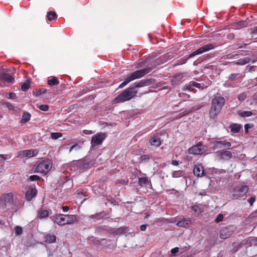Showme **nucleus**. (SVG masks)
<instances>
[{
    "mask_svg": "<svg viewBox=\"0 0 257 257\" xmlns=\"http://www.w3.org/2000/svg\"><path fill=\"white\" fill-rule=\"evenodd\" d=\"M47 84L51 86L56 85L59 84V81L56 77H53L52 79H49L47 81Z\"/></svg>",
    "mask_w": 257,
    "mask_h": 257,
    "instance_id": "7c9ffc66",
    "label": "nucleus"
},
{
    "mask_svg": "<svg viewBox=\"0 0 257 257\" xmlns=\"http://www.w3.org/2000/svg\"><path fill=\"white\" fill-rule=\"evenodd\" d=\"M255 196H252V197H251L249 199H248V202L249 203V205L250 206H252L253 204V203L255 202Z\"/></svg>",
    "mask_w": 257,
    "mask_h": 257,
    "instance_id": "09e8293b",
    "label": "nucleus"
},
{
    "mask_svg": "<svg viewBox=\"0 0 257 257\" xmlns=\"http://www.w3.org/2000/svg\"><path fill=\"white\" fill-rule=\"evenodd\" d=\"M216 158L220 161L228 160L232 158V153L227 150H221L216 153Z\"/></svg>",
    "mask_w": 257,
    "mask_h": 257,
    "instance_id": "ddd939ff",
    "label": "nucleus"
},
{
    "mask_svg": "<svg viewBox=\"0 0 257 257\" xmlns=\"http://www.w3.org/2000/svg\"><path fill=\"white\" fill-rule=\"evenodd\" d=\"M246 45H247V44H244V43L239 44L237 45L238 47L239 48H245Z\"/></svg>",
    "mask_w": 257,
    "mask_h": 257,
    "instance_id": "bf43d9fd",
    "label": "nucleus"
},
{
    "mask_svg": "<svg viewBox=\"0 0 257 257\" xmlns=\"http://www.w3.org/2000/svg\"><path fill=\"white\" fill-rule=\"evenodd\" d=\"M49 211L40 208L38 210V217L40 219H43L48 216Z\"/></svg>",
    "mask_w": 257,
    "mask_h": 257,
    "instance_id": "b1692460",
    "label": "nucleus"
},
{
    "mask_svg": "<svg viewBox=\"0 0 257 257\" xmlns=\"http://www.w3.org/2000/svg\"><path fill=\"white\" fill-rule=\"evenodd\" d=\"M253 126V124L250 123H246L244 125V131L245 134L248 132V129L251 128Z\"/></svg>",
    "mask_w": 257,
    "mask_h": 257,
    "instance_id": "c03bdc74",
    "label": "nucleus"
},
{
    "mask_svg": "<svg viewBox=\"0 0 257 257\" xmlns=\"http://www.w3.org/2000/svg\"><path fill=\"white\" fill-rule=\"evenodd\" d=\"M35 151L33 150L22 151L19 152V156L21 157L30 158L35 155Z\"/></svg>",
    "mask_w": 257,
    "mask_h": 257,
    "instance_id": "6ab92c4d",
    "label": "nucleus"
},
{
    "mask_svg": "<svg viewBox=\"0 0 257 257\" xmlns=\"http://www.w3.org/2000/svg\"><path fill=\"white\" fill-rule=\"evenodd\" d=\"M182 172L181 171H174L172 173L173 177H178L182 175Z\"/></svg>",
    "mask_w": 257,
    "mask_h": 257,
    "instance_id": "a18cd8bd",
    "label": "nucleus"
},
{
    "mask_svg": "<svg viewBox=\"0 0 257 257\" xmlns=\"http://www.w3.org/2000/svg\"><path fill=\"white\" fill-rule=\"evenodd\" d=\"M237 114L242 117H246L250 116L252 115V113L250 111H245L239 110L237 111Z\"/></svg>",
    "mask_w": 257,
    "mask_h": 257,
    "instance_id": "c85d7f7f",
    "label": "nucleus"
},
{
    "mask_svg": "<svg viewBox=\"0 0 257 257\" xmlns=\"http://www.w3.org/2000/svg\"><path fill=\"white\" fill-rule=\"evenodd\" d=\"M7 107H8V108L9 109H14V106L13 105H12L11 103H7Z\"/></svg>",
    "mask_w": 257,
    "mask_h": 257,
    "instance_id": "680f3d73",
    "label": "nucleus"
},
{
    "mask_svg": "<svg viewBox=\"0 0 257 257\" xmlns=\"http://www.w3.org/2000/svg\"><path fill=\"white\" fill-rule=\"evenodd\" d=\"M212 145L214 150L222 148L230 149L231 148V143L227 142L226 140L214 141L212 143Z\"/></svg>",
    "mask_w": 257,
    "mask_h": 257,
    "instance_id": "f8f14e48",
    "label": "nucleus"
},
{
    "mask_svg": "<svg viewBox=\"0 0 257 257\" xmlns=\"http://www.w3.org/2000/svg\"><path fill=\"white\" fill-rule=\"evenodd\" d=\"M52 168V163L49 160H44L38 165L35 169L36 172L46 174Z\"/></svg>",
    "mask_w": 257,
    "mask_h": 257,
    "instance_id": "0eeeda50",
    "label": "nucleus"
},
{
    "mask_svg": "<svg viewBox=\"0 0 257 257\" xmlns=\"http://www.w3.org/2000/svg\"><path fill=\"white\" fill-rule=\"evenodd\" d=\"M215 47V44H214L209 43L206 44L191 53L187 57L183 58L182 63H185L189 59L192 58L197 55L201 54L210 50L213 49Z\"/></svg>",
    "mask_w": 257,
    "mask_h": 257,
    "instance_id": "423d86ee",
    "label": "nucleus"
},
{
    "mask_svg": "<svg viewBox=\"0 0 257 257\" xmlns=\"http://www.w3.org/2000/svg\"><path fill=\"white\" fill-rule=\"evenodd\" d=\"M127 182H128V181H126L124 179H120L119 180H118L117 182V183H120V184H122L123 185H126L127 184Z\"/></svg>",
    "mask_w": 257,
    "mask_h": 257,
    "instance_id": "3c124183",
    "label": "nucleus"
},
{
    "mask_svg": "<svg viewBox=\"0 0 257 257\" xmlns=\"http://www.w3.org/2000/svg\"><path fill=\"white\" fill-rule=\"evenodd\" d=\"M199 209V207L197 205H193L192 206V209L194 211V212L196 213Z\"/></svg>",
    "mask_w": 257,
    "mask_h": 257,
    "instance_id": "5fc2aeb1",
    "label": "nucleus"
},
{
    "mask_svg": "<svg viewBox=\"0 0 257 257\" xmlns=\"http://www.w3.org/2000/svg\"><path fill=\"white\" fill-rule=\"evenodd\" d=\"M182 77L180 75L176 76L172 80V83L173 84H176L177 81H178L177 83H179L180 81V79H181Z\"/></svg>",
    "mask_w": 257,
    "mask_h": 257,
    "instance_id": "ea45409f",
    "label": "nucleus"
},
{
    "mask_svg": "<svg viewBox=\"0 0 257 257\" xmlns=\"http://www.w3.org/2000/svg\"><path fill=\"white\" fill-rule=\"evenodd\" d=\"M128 230V227L126 226H122L116 228L115 230L113 231L111 233L115 236L117 235H122L127 232Z\"/></svg>",
    "mask_w": 257,
    "mask_h": 257,
    "instance_id": "a211bd4d",
    "label": "nucleus"
},
{
    "mask_svg": "<svg viewBox=\"0 0 257 257\" xmlns=\"http://www.w3.org/2000/svg\"><path fill=\"white\" fill-rule=\"evenodd\" d=\"M252 217H257V209L251 214Z\"/></svg>",
    "mask_w": 257,
    "mask_h": 257,
    "instance_id": "e2e57ef3",
    "label": "nucleus"
},
{
    "mask_svg": "<svg viewBox=\"0 0 257 257\" xmlns=\"http://www.w3.org/2000/svg\"><path fill=\"white\" fill-rule=\"evenodd\" d=\"M104 216H105V215H104L102 212H100V213H95L93 215H91L89 216V217L91 218V219H95L97 220H100V219L103 218V217Z\"/></svg>",
    "mask_w": 257,
    "mask_h": 257,
    "instance_id": "473e14b6",
    "label": "nucleus"
},
{
    "mask_svg": "<svg viewBox=\"0 0 257 257\" xmlns=\"http://www.w3.org/2000/svg\"><path fill=\"white\" fill-rule=\"evenodd\" d=\"M31 86V82L29 80H26V82L21 84V89L24 91H27Z\"/></svg>",
    "mask_w": 257,
    "mask_h": 257,
    "instance_id": "72a5a7b5",
    "label": "nucleus"
},
{
    "mask_svg": "<svg viewBox=\"0 0 257 257\" xmlns=\"http://www.w3.org/2000/svg\"><path fill=\"white\" fill-rule=\"evenodd\" d=\"M152 70L151 67H147L144 69L137 70L132 73L127 74L124 78V81L119 85V88H121L132 81L143 77L147 74L151 72Z\"/></svg>",
    "mask_w": 257,
    "mask_h": 257,
    "instance_id": "7ed1b4c3",
    "label": "nucleus"
},
{
    "mask_svg": "<svg viewBox=\"0 0 257 257\" xmlns=\"http://www.w3.org/2000/svg\"><path fill=\"white\" fill-rule=\"evenodd\" d=\"M6 160V157L4 155H0V164L2 165L4 164L5 160Z\"/></svg>",
    "mask_w": 257,
    "mask_h": 257,
    "instance_id": "8fccbe9b",
    "label": "nucleus"
},
{
    "mask_svg": "<svg viewBox=\"0 0 257 257\" xmlns=\"http://www.w3.org/2000/svg\"><path fill=\"white\" fill-rule=\"evenodd\" d=\"M148 84V81H141L134 87H130L117 96L113 100V103L116 104L129 101L136 96L138 90L136 88L143 87Z\"/></svg>",
    "mask_w": 257,
    "mask_h": 257,
    "instance_id": "f257e3e1",
    "label": "nucleus"
},
{
    "mask_svg": "<svg viewBox=\"0 0 257 257\" xmlns=\"http://www.w3.org/2000/svg\"><path fill=\"white\" fill-rule=\"evenodd\" d=\"M204 194H205V192H204V193H199V195H203Z\"/></svg>",
    "mask_w": 257,
    "mask_h": 257,
    "instance_id": "774afa93",
    "label": "nucleus"
},
{
    "mask_svg": "<svg viewBox=\"0 0 257 257\" xmlns=\"http://www.w3.org/2000/svg\"><path fill=\"white\" fill-rule=\"evenodd\" d=\"M38 108L42 111H46L49 109V106L47 104H42L39 106Z\"/></svg>",
    "mask_w": 257,
    "mask_h": 257,
    "instance_id": "37998d69",
    "label": "nucleus"
},
{
    "mask_svg": "<svg viewBox=\"0 0 257 257\" xmlns=\"http://www.w3.org/2000/svg\"><path fill=\"white\" fill-rule=\"evenodd\" d=\"M65 214H56L50 217V219L54 223H57L60 226H63L66 225V218L64 216Z\"/></svg>",
    "mask_w": 257,
    "mask_h": 257,
    "instance_id": "4468645a",
    "label": "nucleus"
},
{
    "mask_svg": "<svg viewBox=\"0 0 257 257\" xmlns=\"http://www.w3.org/2000/svg\"><path fill=\"white\" fill-rule=\"evenodd\" d=\"M66 218V224H71L77 221L76 216L75 215L65 214Z\"/></svg>",
    "mask_w": 257,
    "mask_h": 257,
    "instance_id": "412c9836",
    "label": "nucleus"
},
{
    "mask_svg": "<svg viewBox=\"0 0 257 257\" xmlns=\"http://www.w3.org/2000/svg\"><path fill=\"white\" fill-rule=\"evenodd\" d=\"M37 194V190L35 187L30 188L26 193V198L28 201H31Z\"/></svg>",
    "mask_w": 257,
    "mask_h": 257,
    "instance_id": "f3484780",
    "label": "nucleus"
},
{
    "mask_svg": "<svg viewBox=\"0 0 257 257\" xmlns=\"http://www.w3.org/2000/svg\"><path fill=\"white\" fill-rule=\"evenodd\" d=\"M206 151V147L203 145L202 143L199 142L197 144L189 148V153L195 155H202Z\"/></svg>",
    "mask_w": 257,
    "mask_h": 257,
    "instance_id": "9d476101",
    "label": "nucleus"
},
{
    "mask_svg": "<svg viewBox=\"0 0 257 257\" xmlns=\"http://www.w3.org/2000/svg\"><path fill=\"white\" fill-rule=\"evenodd\" d=\"M62 134L61 133H52L51 134V138L53 140H56L61 137Z\"/></svg>",
    "mask_w": 257,
    "mask_h": 257,
    "instance_id": "e433bc0d",
    "label": "nucleus"
},
{
    "mask_svg": "<svg viewBox=\"0 0 257 257\" xmlns=\"http://www.w3.org/2000/svg\"><path fill=\"white\" fill-rule=\"evenodd\" d=\"M148 225L147 224H143V225H141V226H140V229L142 230V231H145L146 230V228H147V227Z\"/></svg>",
    "mask_w": 257,
    "mask_h": 257,
    "instance_id": "6e6d98bb",
    "label": "nucleus"
},
{
    "mask_svg": "<svg viewBox=\"0 0 257 257\" xmlns=\"http://www.w3.org/2000/svg\"><path fill=\"white\" fill-rule=\"evenodd\" d=\"M229 127L230 129L231 132L238 133L242 127V125L240 124L232 123L230 125Z\"/></svg>",
    "mask_w": 257,
    "mask_h": 257,
    "instance_id": "5701e85b",
    "label": "nucleus"
},
{
    "mask_svg": "<svg viewBox=\"0 0 257 257\" xmlns=\"http://www.w3.org/2000/svg\"><path fill=\"white\" fill-rule=\"evenodd\" d=\"M224 216L222 214L220 213L218 215L216 218L215 219V222L217 223L222 221L223 219Z\"/></svg>",
    "mask_w": 257,
    "mask_h": 257,
    "instance_id": "a19ab883",
    "label": "nucleus"
},
{
    "mask_svg": "<svg viewBox=\"0 0 257 257\" xmlns=\"http://www.w3.org/2000/svg\"><path fill=\"white\" fill-rule=\"evenodd\" d=\"M150 143L152 146L159 147L161 144V141L159 137L158 136H154L150 139Z\"/></svg>",
    "mask_w": 257,
    "mask_h": 257,
    "instance_id": "4be33fe9",
    "label": "nucleus"
},
{
    "mask_svg": "<svg viewBox=\"0 0 257 257\" xmlns=\"http://www.w3.org/2000/svg\"><path fill=\"white\" fill-rule=\"evenodd\" d=\"M106 138L105 133H97L92 137L91 140V145L92 147H95L101 145Z\"/></svg>",
    "mask_w": 257,
    "mask_h": 257,
    "instance_id": "1a4fd4ad",
    "label": "nucleus"
},
{
    "mask_svg": "<svg viewBox=\"0 0 257 257\" xmlns=\"http://www.w3.org/2000/svg\"><path fill=\"white\" fill-rule=\"evenodd\" d=\"M13 204L14 195L12 193H5L0 196V205L3 208L9 209Z\"/></svg>",
    "mask_w": 257,
    "mask_h": 257,
    "instance_id": "20e7f679",
    "label": "nucleus"
},
{
    "mask_svg": "<svg viewBox=\"0 0 257 257\" xmlns=\"http://www.w3.org/2000/svg\"><path fill=\"white\" fill-rule=\"evenodd\" d=\"M62 208L64 212H67L69 210V207L67 206H63Z\"/></svg>",
    "mask_w": 257,
    "mask_h": 257,
    "instance_id": "13d9d810",
    "label": "nucleus"
},
{
    "mask_svg": "<svg viewBox=\"0 0 257 257\" xmlns=\"http://www.w3.org/2000/svg\"><path fill=\"white\" fill-rule=\"evenodd\" d=\"M254 242H255V244L256 245H257V238L255 239Z\"/></svg>",
    "mask_w": 257,
    "mask_h": 257,
    "instance_id": "338daca9",
    "label": "nucleus"
},
{
    "mask_svg": "<svg viewBox=\"0 0 257 257\" xmlns=\"http://www.w3.org/2000/svg\"><path fill=\"white\" fill-rule=\"evenodd\" d=\"M251 33L252 34L257 35V26L253 27V28L252 30Z\"/></svg>",
    "mask_w": 257,
    "mask_h": 257,
    "instance_id": "4d7b16f0",
    "label": "nucleus"
},
{
    "mask_svg": "<svg viewBox=\"0 0 257 257\" xmlns=\"http://www.w3.org/2000/svg\"><path fill=\"white\" fill-rule=\"evenodd\" d=\"M250 61V59L248 57H244L241 59L238 60L237 61L234 62V64L236 65H243L248 63H249Z\"/></svg>",
    "mask_w": 257,
    "mask_h": 257,
    "instance_id": "cd10ccee",
    "label": "nucleus"
},
{
    "mask_svg": "<svg viewBox=\"0 0 257 257\" xmlns=\"http://www.w3.org/2000/svg\"><path fill=\"white\" fill-rule=\"evenodd\" d=\"M193 173L197 177H201L204 175V168L201 164L195 165L193 169Z\"/></svg>",
    "mask_w": 257,
    "mask_h": 257,
    "instance_id": "dca6fc26",
    "label": "nucleus"
},
{
    "mask_svg": "<svg viewBox=\"0 0 257 257\" xmlns=\"http://www.w3.org/2000/svg\"><path fill=\"white\" fill-rule=\"evenodd\" d=\"M247 185L235 186L232 191V196L234 199H239L243 197L248 191Z\"/></svg>",
    "mask_w": 257,
    "mask_h": 257,
    "instance_id": "6e6552de",
    "label": "nucleus"
},
{
    "mask_svg": "<svg viewBox=\"0 0 257 257\" xmlns=\"http://www.w3.org/2000/svg\"><path fill=\"white\" fill-rule=\"evenodd\" d=\"M93 163L89 162L86 159L79 160L75 163L80 170L87 169L91 167Z\"/></svg>",
    "mask_w": 257,
    "mask_h": 257,
    "instance_id": "2eb2a0df",
    "label": "nucleus"
},
{
    "mask_svg": "<svg viewBox=\"0 0 257 257\" xmlns=\"http://www.w3.org/2000/svg\"><path fill=\"white\" fill-rule=\"evenodd\" d=\"M57 18V15L56 12L54 11H49L47 14V18L49 21L56 19Z\"/></svg>",
    "mask_w": 257,
    "mask_h": 257,
    "instance_id": "c756f323",
    "label": "nucleus"
},
{
    "mask_svg": "<svg viewBox=\"0 0 257 257\" xmlns=\"http://www.w3.org/2000/svg\"><path fill=\"white\" fill-rule=\"evenodd\" d=\"M138 183L141 187H146L149 185V181L147 177H142L139 179Z\"/></svg>",
    "mask_w": 257,
    "mask_h": 257,
    "instance_id": "bb28decb",
    "label": "nucleus"
},
{
    "mask_svg": "<svg viewBox=\"0 0 257 257\" xmlns=\"http://www.w3.org/2000/svg\"><path fill=\"white\" fill-rule=\"evenodd\" d=\"M23 233V228L20 226H16L15 227V233L16 235H19Z\"/></svg>",
    "mask_w": 257,
    "mask_h": 257,
    "instance_id": "c9c22d12",
    "label": "nucleus"
},
{
    "mask_svg": "<svg viewBox=\"0 0 257 257\" xmlns=\"http://www.w3.org/2000/svg\"><path fill=\"white\" fill-rule=\"evenodd\" d=\"M16 98V95L15 93L11 92L9 93V98L12 99H15Z\"/></svg>",
    "mask_w": 257,
    "mask_h": 257,
    "instance_id": "864d4df0",
    "label": "nucleus"
},
{
    "mask_svg": "<svg viewBox=\"0 0 257 257\" xmlns=\"http://www.w3.org/2000/svg\"><path fill=\"white\" fill-rule=\"evenodd\" d=\"M254 68L253 66H249V71H252V69Z\"/></svg>",
    "mask_w": 257,
    "mask_h": 257,
    "instance_id": "0e129e2a",
    "label": "nucleus"
},
{
    "mask_svg": "<svg viewBox=\"0 0 257 257\" xmlns=\"http://www.w3.org/2000/svg\"><path fill=\"white\" fill-rule=\"evenodd\" d=\"M0 224H2V225L5 224V221L4 220H0Z\"/></svg>",
    "mask_w": 257,
    "mask_h": 257,
    "instance_id": "69168bd1",
    "label": "nucleus"
},
{
    "mask_svg": "<svg viewBox=\"0 0 257 257\" xmlns=\"http://www.w3.org/2000/svg\"><path fill=\"white\" fill-rule=\"evenodd\" d=\"M41 177H40L38 175H33L32 176H30L29 177V180L31 181H38L40 180Z\"/></svg>",
    "mask_w": 257,
    "mask_h": 257,
    "instance_id": "79ce46f5",
    "label": "nucleus"
},
{
    "mask_svg": "<svg viewBox=\"0 0 257 257\" xmlns=\"http://www.w3.org/2000/svg\"><path fill=\"white\" fill-rule=\"evenodd\" d=\"M56 237L55 235L52 234L51 233H48L46 234L45 236V241L52 243H54L56 241Z\"/></svg>",
    "mask_w": 257,
    "mask_h": 257,
    "instance_id": "a878e982",
    "label": "nucleus"
},
{
    "mask_svg": "<svg viewBox=\"0 0 257 257\" xmlns=\"http://www.w3.org/2000/svg\"><path fill=\"white\" fill-rule=\"evenodd\" d=\"M5 81L12 84L15 82L14 73L10 69H3L0 72V82L2 86H4L2 83Z\"/></svg>",
    "mask_w": 257,
    "mask_h": 257,
    "instance_id": "39448f33",
    "label": "nucleus"
},
{
    "mask_svg": "<svg viewBox=\"0 0 257 257\" xmlns=\"http://www.w3.org/2000/svg\"><path fill=\"white\" fill-rule=\"evenodd\" d=\"M241 77V75L239 73H232L228 77V80L230 81H234L236 79H238Z\"/></svg>",
    "mask_w": 257,
    "mask_h": 257,
    "instance_id": "2f4dec72",
    "label": "nucleus"
},
{
    "mask_svg": "<svg viewBox=\"0 0 257 257\" xmlns=\"http://www.w3.org/2000/svg\"><path fill=\"white\" fill-rule=\"evenodd\" d=\"M31 114L27 111H24L23 115H22V118L21 119V122L22 123H25L27 122L28 121H29L31 119Z\"/></svg>",
    "mask_w": 257,
    "mask_h": 257,
    "instance_id": "393cba45",
    "label": "nucleus"
},
{
    "mask_svg": "<svg viewBox=\"0 0 257 257\" xmlns=\"http://www.w3.org/2000/svg\"><path fill=\"white\" fill-rule=\"evenodd\" d=\"M140 159L142 161H148L150 159V157L148 155H144L141 156Z\"/></svg>",
    "mask_w": 257,
    "mask_h": 257,
    "instance_id": "de8ad7c7",
    "label": "nucleus"
},
{
    "mask_svg": "<svg viewBox=\"0 0 257 257\" xmlns=\"http://www.w3.org/2000/svg\"><path fill=\"white\" fill-rule=\"evenodd\" d=\"M191 86L195 87L196 88H199L202 87L201 84L200 83H198L195 82H190L189 86H186V88L188 89H190V86Z\"/></svg>",
    "mask_w": 257,
    "mask_h": 257,
    "instance_id": "4c0bfd02",
    "label": "nucleus"
},
{
    "mask_svg": "<svg viewBox=\"0 0 257 257\" xmlns=\"http://www.w3.org/2000/svg\"><path fill=\"white\" fill-rule=\"evenodd\" d=\"M46 91H47V90H46V89H39L38 91H37V92H35V93H36L35 95H36V96H39V95H41V94H42L45 93L46 92Z\"/></svg>",
    "mask_w": 257,
    "mask_h": 257,
    "instance_id": "49530a36",
    "label": "nucleus"
},
{
    "mask_svg": "<svg viewBox=\"0 0 257 257\" xmlns=\"http://www.w3.org/2000/svg\"><path fill=\"white\" fill-rule=\"evenodd\" d=\"M225 102V98L221 96L214 97L211 100V105L209 111V116L214 119L220 112Z\"/></svg>",
    "mask_w": 257,
    "mask_h": 257,
    "instance_id": "f03ea898",
    "label": "nucleus"
},
{
    "mask_svg": "<svg viewBox=\"0 0 257 257\" xmlns=\"http://www.w3.org/2000/svg\"><path fill=\"white\" fill-rule=\"evenodd\" d=\"M235 229V226L232 225L222 227L220 231V237L223 239H227L233 233Z\"/></svg>",
    "mask_w": 257,
    "mask_h": 257,
    "instance_id": "9b49d317",
    "label": "nucleus"
},
{
    "mask_svg": "<svg viewBox=\"0 0 257 257\" xmlns=\"http://www.w3.org/2000/svg\"><path fill=\"white\" fill-rule=\"evenodd\" d=\"M191 223V220L189 218H183L181 220L177 222L176 225L182 227H186Z\"/></svg>",
    "mask_w": 257,
    "mask_h": 257,
    "instance_id": "aec40b11",
    "label": "nucleus"
},
{
    "mask_svg": "<svg viewBox=\"0 0 257 257\" xmlns=\"http://www.w3.org/2000/svg\"><path fill=\"white\" fill-rule=\"evenodd\" d=\"M179 250V247H175V248H172V249H171V253H172V254H175V253H176L178 252Z\"/></svg>",
    "mask_w": 257,
    "mask_h": 257,
    "instance_id": "603ef678",
    "label": "nucleus"
},
{
    "mask_svg": "<svg viewBox=\"0 0 257 257\" xmlns=\"http://www.w3.org/2000/svg\"><path fill=\"white\" fill-rule=\"evenodd\" d=\"M247 97V94L245 92L240 93L238 95L237 98L240 101L244 100Z\"/></svg>",
    "mask_w": 257,
    "mask_h": 257,
    "instance_id": "58836bf2",
    "label": "nucleus"
},
{
    "mask_svg": "<svg viewBox=\"0 0 257 257\" xmlns=\"http://www.w3.org/2000/svg\"><path fill=\"white\" fill-rule=\"evenodd\" d=\"M171 164L174 166H178L179 164V161L173 160L172 161Z\"/></svg>",
    "mask_w": 257,
    "mask_h": 257,
    "instance_id": "052dcab7",
    "label": "nucleus"
},
{
    "mask_svg": "<svg viewBox=\"0 0 257 257\" xmlns=\"http://www.w3.org/2000/svg\"><path fill=\"white\" fill-rule=\"evenodd\" d=\"M82 149V147L78 144H75L71 146L69 149V153H70L73 150L78 152Z\"/></svg>",
    "mask_w": 257,
    "mask_h": 257,
    "instance_id": "f704fd0d",
    "label": "nucleus"
}]
</instances>
